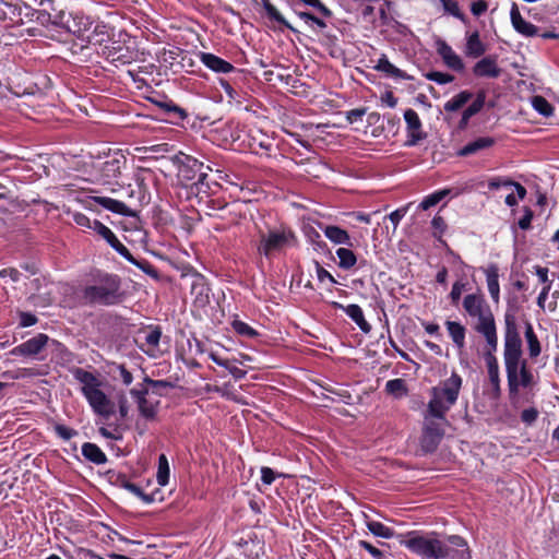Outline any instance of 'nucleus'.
<instances>
[{
	"instance_id": "obj_57",
	"label": "nucleus",
	"mask_w": 559,
	"mask_h": 559,
	"mask_svg": "<svg viewBox=\"0 0 559 559\" xmlns=\"http://www.w3.org/2000/svg\"><path fill=\"white\" fill-rule=\"evenodd\" d=\"M444 10L455 17L463 19V14L460 10L459 2L456 0H440Z\"/></svg>"
},
{
	"instance_id": "obj_4",
	"label": "nucleus",
	"mask_w": 559,
	"mask_h": 559,
	"mask_svg": "<svg viewBox=\"0 0 559 559\" xmlns=\"http://www.w3.org/2000/svg\"><path fill=\"white\" fill-rule=\"evenodd\" d=\"M171 162L177 166V177L182 186L190 187L197 195L211 193L207 182L209 173L212 171L210 166L182 152L173 156Z\"/></svg>"
},
{
	"instance_id": "obj_47",
	"label": "nucleus",
	"mask_w": 559,
	"mask_h": 559,
	"mask_svg": "<svg viewBox=\"0 0 559 559\" xmlns=\"http://www.w3.org/2000/svg\"><path fill=\"white\" fill-rule=\"evenodd\" d=\"M157 404L150 403L146 399L138 401V408L145 419L153 420L157 414Z\"/></svg>"
},
{
	"instance_id": "obj_61",
	"label": "nucleus",
	"mask_w": 559,
	"mask_h": 559,
	"mask_svg": "<svg viewBox=\"0 0 559 559\" xmlns=\"http://www.w3.org/2000/svg\"><path fill=\"white\" fill-rule=\"evenodd\" d=\"M20 316V326L22 328H28L37 323L38 319L37 317L32 312H24L21 311L19 313Z\"/></svg>"
},
{
	"instance_id": "obj_24",
	"label": "nucleus",
	"mask_w": 559,
	"mask_h": 559,
	"mask_svg": "<svg viewBox=\"0 0 559 559\" xmlns=\"http://www.w3.org/2000/svg\"><path fill=\"white\" fill-rule=\"evenodd\" d=\"M214 206L213 209H217L222 211L221 218L229 219L231 223L237 224L240 218H242V206L243 204L239 201H233L230 203H224L221 205L219 201H212Z\"/></svg>"
},
{
	"instance_id": "obj_3",
	"label": "nucleus",
	"mask_w": 559,
	"mask_h": 559,
	"mask_svg": "<svg viewBox=\"0 0 559 559\" xmlns=\"http://www.w3.org/2000/svg\"><path fill=\"white\" fill-rule=\"evenodd\" d=\"M82 297L87 305L110 307L121 304L126 299V292L119 275L96 271L83 288Z\"/></svg>"
},
{
	"instance_id": "obj_30",
	"label": "nucleus",
	"mask_w": 559,
	"mask_h": 559,
	"mask_svg": "<svg viewBox=\"0 0 559 559\" xmlns=\"http://www.w3.org/2000/svg\"><path fill=\"white\" fill-rule=\"evenodd\" d=\"M72 374L75 380H78L80 383L83 384L82 386V393L85 394V392L93 390L100 385L99 380L94 376L92 372L83 369V368H74L72 371Z\"/></svg>"
},
{
	"instance_id": "obj_14",
	"label": "nucleus",
	"mask_w": 559,
	"mask_h": 559,
	"mask_svg": "<svg viewBox=\"0 0 559 559\" xmlns=\"http://www.w3.org/2000/svg\"><path fill=\"white\" fill-rule=\"evenodd\" d=\"M502 69L497 63L496 56H486L473 67V74L476 78L497 79L501 75Z\"/></svg>"
},
{
	"instance_id": "obj_10",
	"label": "nucleus",
	"mask_w": 559,
	"mask_h": 559,
	"mask_svg": "<svg viewBox=\"0 0 559 559\" xmlns=\"http://www.w3.org/2000/svg\"><path fill=\"white\" fill-rule=\"evenodd\" d=\"M83 395L86 397L91 407L96 414L104 416L105 418H109L115 414L114 404L107 397V395L102 390H99V386L85 392Z\"/></svg>"
},
{
	"instance_id": "obj_9",
	"label": "nucleus",
	"mask_w": 559,
	"mask_h": 559,
	"mask_svg": "<svg viewBox=\"0 0 559 559\" xmlns=\"http://www.w3.org/2000/svg\"><path fill=\"white\" fill-rule=\"evenodd\" d=\"M103 56L116 67L130 64L136 60V52L119 43H111L103 48Z\"/></svg>"
},
{
	"instance_id": "obj_34",
	"label": "nucleus",
	"mask_w": 559,
	"mask_h": 559,
	"mask_svg": "<svg viewBox=\"0 0 559 559\" xmlns=\"http://www.w3.org/2000/svg\"><path fill=\"white\" fill-rule=\"evenodd\" d=\"M82 455L90 462L102 465L107 462L106 454L102 451V449L92 442H85L82 445Z\"/></svg>"
},
{
	"instance_id": "obj_19",
	"label": "nucleus",
	"mask_w": 559,
	"mask_h": 559,
	"mask_svg": "<svg viewBox=\"0 0 559 559\" xmlns=\"http://www.w3.org/2000/svg\"><path fill=\"white\" fill-rule=\"evenodd\" d=\"M116 483L127 489L128 491H130L131 493H133L134 496L139 497L143 502L145 503H152L154 501H156L157 499L162 500V497L160 498H157V495L160 493V490L157 489L151 493H145L141 487H139L138 485L131 483L129 480V478L127 477L126 474H119L117 476V480Z\"/></svg>"
},
{
	"instance_id": "obj_11",
	"label": "nucleus",
	"mask_w": 559,
	"mask_h": 559,
	"mask_svg": "<svg viewBox=\"0 0 559 559\" xmlns=\"http://www.w3.org/2000/svg\"><path fill=\"white\" fill-rule=\"evenodd\" d=\"M49 337L47 334L38 333L26 342L15 346L10 350L12 356L34 357L38 355L48 344Z\"/></svg>"
},
{
	"instance_id": "obj_17",
	"label": "nucleus",
	"mask_w": 559,
	"mask_h": 559,
	"mask_svg": "<svg viewBox=\"0 0 559 559\" xmlns=\"http://www.w3.org/2000/svg\"><path fill=\"white\" fill-rule=\"evenodd\" d=\"M437 52L448 68L456 72H462L464 70L463 60L444 40L439 39L437 41Z\"/></svg>"
},
{
	"instance_id": "obj_15",
	"label": "nucleus",
	"mask_w": 559,
	"mask_h": 559,
	"mask_svg": "<svg viewBox=\"0 0 559 559\" xmlns=\"http://www.w3.org/2000/svg\"><path fill=\"white\" fill-rule=\"evenodd\" d=\"M51 25L61 27V28H66L68 32H72V28L69 25V19H67V14L62 10L56 9V11H51ZM97 29H98V26L95 27L93 33L86 35V37L84 36V32H86L87 28H84L83 31L82 29L73 31V33L76 34V36L79 38H81L83 40L86 39V41L88 44H92V43H94V40L98 41L97 39H95V37L98 34Z\"/></svg>"
},
{
	"instance_id": "obj_38",
	"label": "nucleus",
	"mask_w": 559,
	"mask_h": 559,
	"mask_svg": "<svg viewBox=\"0 0 559 559\" xmlns=\"http://www.w3.org/2000/svg\"><path fill=\"white\" fill-rule=\"evenodd\" d=\"M127 261L142 270L146 275L154 278L155 281L160 280V274L158 270L147 260L145 259H135L132 253L129 251V255L123 257Z\"/></svg>"
},
{
	"instance_id": "obj_1",
	"label": "nucleus",
	"mask_w": 559,
	"mask_h": 559,
	"mask_svg": "<svg viewBox=\"0 0 559 559\" xmlns=\"http://www.w3.org/2000/svg\"><path fill=\"white\" fill-rule=\"evenodd\" d=\"M503 360L507 372L509 400L516 405L520 389L532 388L535 384L534 376L528 367L527 359L523 357L522 338L513 313L504 314V344Z\"/></svg>"
},
{
	"instance_id": "obj_20",
	"label": "nucleus",
	"mask_w": 559,
	"mask_h": 559,
	"mask_svg": "<svg viewBox=\"0 0 559 559\" xmlns=\"http://www.w3.org/2000/svg\"><path fill=\"white\" fill-rule=\"evenodd\" d=\"M90 200L115 214L127 217L135 216V212L121 201L108 197H90Z\"/></svg>"
},
{
	"instance_id": "obj_7",
	"label": "nucleus",
	"mask_w": 559,
	"mask_h": 559,
	"mask_svg": "<svg viewBox=\"0 0 559 559\" xmlns=\"http://www.w3.org/2000/svg\"><path fill=\"white\" fill-rule=\"evenodd\" d=\"M424 427L419 440V447L423 454H431L437 451L444 437L442 424L437 421L426 412L424 417Z\"/></svg>"
},
{
	"instance_id": "obj_33",
	"label": "nucleus",
	"mask_w": 559,
	"mask_h": 559,
	"mask_svg": "<svg viewBox=\"0 0 559 559\" xmlns=\"http://www.w3.org/2000/svg\"><path fill=\"white\" fill-rule=\"evenodd\" d=\"M486 52V46L479 37L478 31L473 32L466 40L465 55L471 58H479Z\"/></svg>"
},
{
	"instance_id": "obj_13",
	"label": "nucleus",
	"mask_w": 559,
	"mask_h": 559,
	"mask_svg": "<svg viewBox=\"0 0 559 559\" xmlns=\"http://www.w3.org/2000/svg\"><path fill=\"white\" fill-rule=\"evenodd\" d=\"M510 19L513 28L520 35L524 37H534L539 35V28L523 19L516 3H513L511 7Z\"/></svg>"
},
{
	"instance_id": "obj_46",
	"label": "nucleus",
	"mask_w": 559,
	"mask_h": 559,
	"mask_svg": "<svg viewBox=\"0 0 559 559\" xmlns=\"http://www.w3.org/2000/svg\"><path fill=\"white\" fill-rule=\"evenodd\" d=\"M385 391L389 394L394 395L395 397H402L407 394V388L405 380L403 379H392L389 380L385 384Z\"/></svg>"
},
{
	"instance_id": "obj_54",
	"label": "nucleus",
	"mask_w": 559,
	"mask_h": 559,
	"mask_svg": "<svg viewBox=\"0 0 559 559\" xmlns=\"http://www.w3.org/2000/svg\"><path fill=\"white\" fill-rule=\"evenodd\" d=\"M466 284L467 283H464L462 281H456L453 286H452V289H451V293L449 295L450 299H451V304L453 306H457L459 305V301L461 299V296H462V293L463 290L465 289L466 287Z\"/></svg>"
},
{
	"instance_id": "obj_49",
	"label": "nucleus",
	"mask_w": 559,
	"mask_h": 559,
	"mask_svg": "<svg viewBox=\"0 0 559 559\" xmlns=\"http://www.w3.org/2000/svg\"><path fill=\"white\" fill-rule=\"evenodd\" d=\"M231 326H233L234 331L241 336L254 338L259 335L258 331H255L249 324H247L246 322H242L240 320H234L231 323Z\"/></svg>"
},
{
	"instance_id": "obj_48",
	"label": "nucleus",
	"mask_w": 559,
	"mask_h": 559,
	"mask_svg": "<svg viewBox=\"0 0 559 559\" xmlns=\"http://www.w3.org/2000/svg\"><path fill=\"white\" fill-rule=\"evenodd\" d=\"M66 213L71 216L73 222L84 229H93L94 230V221H91L88 216L85 214L78 212V211H71L67 210Z\"/></svg>"
},
{
	"instance_id": "obj_56",
	"label": "nucleus",
	"mask_w": 559,
	"mask_h": 559,
	"mask_svg": "<svg viewBox=\"0 0 559 559\" xmlns=\"http://www.w3.org/2000/svg\"><path fill=\"white\" fill-rule=\"evenodd\" d=\"M539 412L536 407H530L521 413V420L525 425H533L538 418Z\"/></svg>"
},
{
	"instance_id": "obj_16",
	"label": "nucleus",
	"mask_w": 559,
	"mask_h": 559,
	"mask_svg": "<svg viewBox=\"0 0 559 559\" xmlns=\"http://www.w3.org/2000/svg\"><path fill=\"white\" fill-rule=\"evenodd\" d=\"M124 163L126 159L123 156H114L103 162L98 167L100 180L104 183H109L112 179L119 177L121 174V167Z\"/></svg>"
},
{
	"instance_id": "obj_53",
	"label": "nucleus",
	"mask_w": 559,
	"mask_h": 559,
	"mask_svg": "<svg viewBox=\"0 0 559 559\" xmlns=\"http://www.w3.org/2000/svg\"><path fill=\"white\" fill-rule=\"evenodd\" d=\"M144 382L150 384L153 388L154 393H156L158 395H162L160 389L175 388L174 383H171L170 381H167V380H153L148 377H145Z\"/></svg>"
},
{
	"instance_id": "obj_5",
	"label": "nucleus",
	"mask_w": 559,
	"mask_h": 559,
	"mask_svg": "<svg viewBox=\"0 0 559 559\" xmlns=\"http://www.w3.org/2000/svg\"><path fill=\"white\" fill-rule=\"evenodd\" d=\"M462 388V378L456 372L442 381L438 386L430 390V401L427 405V413L430 417L447 423L445 415L448 411L456 403L460 390Z\"/></svg>"
},
{
	"instance_id": "obj_27",
	"label": "nucleus",
	"mask_w": 559,
	"mask_h": 559,
	"mask_svg": "<svg viewBox=\"0 0 559 559\" xmlns=\"http://www.w3.org/2000/svg\"><path fill=\"white\" fill-rule=\"evenodd\" d=\"M22 7L17 3L7 1L0 2V21L9 22L11 25L21 24Z\"/></svg>"
},
{
	"instance_id": "obj_22",
	"label": "nucleus",
	"mask_w": 559,
	"mask_h": 559,
	"mask_svg": "<svg viewBox=\"0 0 559 559\" xmlns=\"http://www.w3.org/2000/svg\"><path fill=\"white\" fill-rule=\"evenodd\" d=\"M332 307L342 309L364 333L371 331V325L366 321L362 309L358 305L343 306L336 301L332 302Z\"/></svg>"
},
{
	"instance_id": "obj_26",
	"label": "nucleus",
	"mask_w": 559,
	"mask_h": 559,
	"mask_svg": "<svg viewBox=\"0 0 559 559\" xmlns=\"http://www.w3.org/2000/svg\"><path fill=\"white\" fill-rule=\"evenodd\" d=\"M488 292L495 304L500 300V286H499V267L497 264L491 263L485 270Z\"/></svg>"
},
{
	"instance_id": "obj_31",
	"label": "nucleus",
	"mask_w": 559,
	"mask_h": 559,
	"mask_svg": "<svg viewBox=\"0 0 559 559\" xmlns=\"http://www.w3.org/2000/svg\"><path fill=\"white\" fill-rule=\"evenodd\" d=\"M377 71L384 72L386 75L395 78V79H402V80H412L413 78L409 76L406 72L402 71L401 69L396 68L394 64H392L385 55H382L377 66L374 67Z\"/></svg>"
},
{
	"instance_id": "obj_43",
	"label": "nucleus",
	"mask_w": 559,
	"mask_h": 559,
	"mask_svg": "<svg viewBox=\"0 0 559 559\" xmlns=\"http://www.w3.org/2000/svg\"><path fill=\"white\" fill-rule=\"evenodd\" d=\"M532 106L539 115L544 117H550L554 114L552 105L544 96H533Z\"/></svg>"
},
{
	"instance_id": "obj_40",
	"label": "nucleus",
	"mask_w": 559,
	"mask_h": 559,
	"mask_svg": "<svg viewBox=\"0 0 559 559\" xmlns=\"http://www.w3.org/2000/svg\"><path fill=\"white\" fill-rule=\"evenodd\" d=\"M262 5L266 12V15L270 20L276 21L282 26L290 29L294 33H297V29L294 28L288 21L278 12V10L270 2V0H261Z\"/></svg>"
},
{
	"instance_id": "obj_45",
	"label": "nucleus",
	"mask_w": 559,
	"mask_h": 559,
	"mask_svg": "<svg viewBox=\"0 0 559 559\" xmlns=\"http://www.w3.org/2000/svg\"><path fill=\"white\" fill-rule=\"evenodd\" d=\"M156 479L158 485L166 486L169 480V463L165 454L158 456Z\"/></svg>"
},
{
	"instance_id": "obj_25",
	"label": "nucleus",
	"mask_w": 559,
	"mask_h": 559,
	"mask_svg": "<svg viewBox=\"0 0 559 559\" xmlns=\"http://www.w3.org/2000/svg\"><path fill=\"white\" fill-rule=\"evenodd\" d=\"M496 140L491 136H480L475 139L474 141L468 142L462 148L459 150L457 155L465 157L474 155L483 150H487L493 146Z\"/></svg>"
},
{
	"instance_id": "obj_52",
	"label": "nucleus",
	"mask_w": 559,
	"mask_h": 559,
	"mask_svg": "<svg viewBox=\"0 0 559 559\" xmlns=\"http://www.w3.org/2000/svg\"><path fill=\"white\" fill-rule=\"evenodd\" d=\"M17 207V202L11 195L0 193V213H13Z\"/></svg>"
},
{
	"instance_id": "obj_21",
	"label": "nucleus",
	"mask_w": 559,
	"mask_h": 559,
	"mask_svg": "<svg viewBox=\"0 0 559 559\" xmlns=\"http://www.w3.org/2000/svg\"><path fill=\"white\" fill-rule=\"evenodd\" d=\"M199 59L205 67L217 73H229L235 70L230 62L211 52H199Z\"/></svg>"
},
{
	"instance_id": "obj_35",
	"label": "nucleus",
	"mask_w": 559,
	"mask_h": 559,
	"mask_svg": "<svg viewBox=\"0 0 559 559\" xmlns=\"http://www.w3.org/2000/svg\"><path fill=\"white\" fill-rule=\"evenodd\" d=\"M323 233L328 239L336 245L352 246L348 233L338 226L328 225L324 227Z\"/></svg>"
},
{
	"instance_id": "obj_2",
	"label": "nucleus",
	"mask_w": 559,
	"mask_h": 559,
	"mask_svg": "<svg viewBox=\"0 0 559 559\" xmlns=\"http://www.w3.org/2000/svg\"><path fill=\"white\" fill-rule=\"evenodd\" d=\"M400 543L423 559H472L467 542L459 535L439 539L437 533L419 535L409 532L407 538L401 539Z\"/></svg>"
},
{
	"instance_id": "obj_50",
	"label": "nucleus",
	"mask_w": 559,
	"mask_h": 559,
	"mask_svg": "<svg viewBox=\"0 0 559 559\" xmlns=\"http://www.w3.org/2000/svg\"><path fill=\"white\" fill-rule=\"evenodd\" d=\"M338 38L336 35L325 33L323 34L322 44L329 49L332 57H337L341 53V48L337 45Z\"/></svg>"
},
{
	"instance_id": "obj_36",
	"label": "nucleus",
	"mask_w": 559,
	"mask_h": 559,
	"mask_svg": "<svg viewBox=\"0 0 559 559\" xmlns=\"http://www.w3.org/2000/svg\"><path fill=\"white\" fill-rule=\"evenodd\" d=\"M155 105L162 108L169 117L176 119L177 121H182L188 117L187 111L176 105L170 99L165 100H152Z\"/></svg>"
},
{
	"instance_id": "obj_29",
	"label": "nucleus",
	"mask_w": 559,
	"mask_h": 559,
	"mask_svg": "<svg viewBox=\"0 0 559 559\" xmlns=\"http://www.w3.org/2000/svg\"><path fill=\"white\" fill-rule=\"evenodd\" d=\"M524 336L527 343L528 356L532 359L537 358L542 353V345L537 334L530 321L525 322Z\"/></svg>"
},
{
	"instance_id": "obj_18",
	"label": "nucleus",
	"mask_w": 559,
	"mask_h": 559,
	"mask_svg": "<svg viewBox=\"0 0 559 559\" xmlns=\"http://www.w3.org/2000/svg\"><path fill=\"white\" fill-rule=\"evenodd\" d=\"M94 231H96L107 243L116 250L120 255H129V249L119 241L112 230L104 225L102 222L94 219Z\"/></svg>"
},
{
	"instance_id": "obj_41",
	"label": "nucleus",
	"mask_w": 559,
	"mask_h": 559,
	"mask_svg": "<svg viewBox=\"0 0 559 559\" xmlns=\"http://www.w3.org/2000/svg\"><path fill=\"white\" fill-rule=\"evenodd\" d=\"M486 96L484 90L478 91L473 103L464 109L462 117L469 121L473 116L477 115L485 106Z\"/></svg>"
},
{
	"instance_id": "obj_28",
	"label": "nucleus",
	"mask_w": 559,
	"mask_h": 559,
	"mask_svg": "<svg viewBox=\"0 0 559 559\" xmlns=\"http://www.w3.org/2000/svg\"><path fill=\"white\" fill-rule=\"evenodd\" d=\"M487 364L488 376L492 385L493 397H499L501 394L500 389V377H499V365L495 355H485Z\"/></svg>"
},
{
	"instance_id": "obj_63",
	"label": "nucleus",
	"mask_w": 559,
	"mask_h": 559,
	"mask_svg": "<svg viewBox=\"0 0 559 559\" xmlns=\"http://www.w3.org/2000/svg\"><path fill=\"white\" fill-rule=\"evenodd\" d=\"M359 546L367 550L374 559H384V554L370 543L366 540H360Z\"/></svg>"
},
{
	"instance_id": "obj_55",
	"label": "nucleus",
	"mask_w": 559,
	"mask_h": 559,
	"mask_svg": "<svg viewBox=\"0 0 559 559\" xmlns=\"http://www.w3.org/2000/svg\"><path fill=\"white\" fill-rule=\"evenodd\" d=\"M53 429L57 436L66 441L78 436V431L75 429L61 424H57Z\"/></svg>"
},
{
	"instance_id": "obj_64",
	"label": "nucleus",
	"mask_w": 559,
	"mask_h": 559,
	"mask_svg": "<svg viewBox=\"0 0 559 559\" xmlns=\"http://www.w3.org/2000/svg\"><path fill=\"white\" fill-rule=\"evenodd\" d=\"M487 9H488V2L486 0H477L471 4V12L475 16H480L481 14H484L487 11Z\"/></svg>"
},
{
	"instance_id": "obj_58",
	"label": "nucleus",
	"mask_w": 559,
	"mask_h": 559,
	"mask_svg": "<svg viewBox=\"0 0 559 559\" xmlns=\"http://www.w3.org/2000/svg\"><path fill=\"white\" fill-rule=\"evenodd\" d=\"M32 16L43 26L51 25V12L48 10H33Z\"/></svg>"
},
{
	"instance_id": "obj_60",
	"label": "nucleus",
	"mask_w": 559,
	"mask_h": 559,
	"mask_svg": "<svg viewBox=\"0 0 559 559\" xmlns=\"http://www.w3.org/2000/svg\"><path fill=\"white\" fill-rule=\"evenodd\" d=\"M534 213L533 211L525 206L524 207V215L519 219V227L523 230H527L531 228L532 219H533Z\"/></svg>"
},
{
	"instance_id": "obj_42",
	"label": "nucleus",
	"mask_w": 559,
	"mask_h": 559,
	"mask_svg": "<svg viewBox=\"0 0 559 559\" xmlns=\"http://www.w3.org/2000/svg\"><path fill=\"white\" fill-rule=\"evenodd\" d=\"M336 255L338 258V266L343 270L352 269L357 262L356 254L348 248H338Z\"/></svg>"
},
{
	"instance_id": "obj_6",
	"label": "nucleus",
	"mask_w": 559,
	"mask_h": 559,
	"mask_svg": "<svg viewBox=\"0 0 559 559\" xmlns=\"http://www.w3.org/2000/svg\"><path fill=\"white\" fill-rule=\"evenodd\" d=\"M259 236L258 252L266 258L297 242L293 230L285 227L270 229L267 233L260 231Z\"/></svg>"
},
{
	"instance_id": "obj_37",
	"label": "nucleus",
	"mask_w": 559,
	"mask_h": 559,
	"mask_svg": "<svg viewBox=\"0 0 559 559\" xmlns=\"http://www.w3.org/2000/svg\"><path fill=\"white\" fill-rule=\"evenodd\" d=\"M473 98V93L465 90L461 91L459 94L453 96L450 100H448L443 108L447 112H455L462 109L471 99Z\"/></svg>"
},
{
	"instance_id": "obj_12",
	"label": "nucleus",
	"mask_w": 559,
	"mask_h": 559,
	"mask_svg": "<svg viewBox=\"0 0 559 559\" xmlns=\"http://www.w3.org/2000/svg\"><path fill=\"white\" fill-rule=\"evenodd\" d=\"M404 119L408 130V139L405 143L407 146H414L419 141L426 139L427 134L421 131V121L414 109H406Z\"/></svg>"
},
{
	"instance_id": "obj_8",
	"label": "nucleus",
	"mask_w": 559,
	"mask_h": 559,
	"mask_svg": "<svg viewBox=\"0 0 559 559\" xmlns=\"http://www.w3.org/2000/svg\"><path fill=\"white\" fill-rule=\"evenodd\" d=\"M463 308L469 317L477 318L476 325L495 321V316L483 294L466 295L463 299Z\"/></svg>"
},
{
	"instance_id": "obj_44",
	"label": "nucleus",
	"mask_w": 559,
	"mask_h": 559,
	"mask_svg": "<svg viewBox=\"0 0 559 559\" xmlns=\"http://www.w3.org/2000/svg\"><path fill=\"white\" fill-rule=\"evenodd\" d=\"M451 193V189H442L427 195L419 204V207L424 211L437 205L442 199Z\"/></svg>"
},
{
	"instance_id": "obj_39",
	"label": "nucleus",
	"mask_w": 559,
	"mask_h": 559,
	"mask_svg": "<svg viewBox=\"0 0 559 559\" xmlns=\"http://www.w3.org/2000/svg\"><path fill=\"white\" fill-rule=\"evenodd\" d=\"M365 518L366 526L371 534L386 539L394 537L395 532L391 527L385 526L381 522L370 520L367 514H365Z\"/></svg>"
},
{
	"instance_id": "obj_59",
	"label": "nucleus",
	"mask_w": 559,
	"mask_h": 559,
	"mask_svg": "<svg viewBox=\"0 0 559 559\" xmlns=\"http://www.w3.org/2000/svg\"><path fill=\"white\" fill-rule=\"evenodd\" d=\"M162 336V330L159 326L153 328L145 336V342L152 347H156L159 344Z\"/></svg>"
},
{
	"instance_id": "obj_51",
	"label": "nucleus",
	"mask_w": 559,
	"mask_h": 559,
	"mask_svg": "<svg viewBox=\"0 0 559 559\" xmlns=\"http://www.w3.org/2000/svg\"><path fill=\"white\" fill-rule=\"evenodd\" d=\"M429 81L436 82L440 85H444L454 81V75L450 73H443L439 71H430L424 74Z\"/></svg>"
},
{
	"instance_id": "obj_32",
	"label": "nucleus",
	"mask_w": 559,
	"mask_h": 559,
	"mask_svg": "<svg viewBox=\"0 0 559 559\" xmlns=\"http://www.w3.org/2000/svg\"><path fill=\"white\" fill-rule=\"evenodd\" d=\"M445 326L455 346L463 349L465 347L466 328L460 322L450 320L445 321Z\"/></svg>"
},
{
	"instance_id": "obj_23",
	"label": "nucleus",
	"mask_w": 559,
	"mask_h": 559,
	"mask_svg": "<svg viewBox=\"0 0 559 559\" xmlns=\"http://www.w3.org/2000/svg\"><path fill=\"white\" fill-rule=\"evenodd\" d=\"M475 331L481 334L487 343V352L485 355H493L497 350L498 346V335H497V326L496 321L492 322H484L480 325L474 326Z\"/></svg>"
},
{
	"instance_id": "obj_62",
	"label": "nucleus",
	"mask_w": 559,
	"mask_h": 559,
	"mask_svg": "<svg viewBox=\"0 0 559 559\" xmlns=\"http://www.w3.org/2000/svg\"><path fill=\"white\" fill-rule=\"evenodd\" d=\"M366 112H367V108H365V107L348 110L346 112V120L348 123L352 124V123L360 120L366 115Z\"/></svg>"
}]
</instances>
